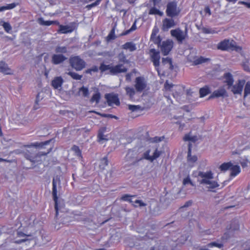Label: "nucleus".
<instances>
[{"mask_svg": "<svg viewBox=\"0 0 250 250\" xmlns=\"http://www.w3.org/2000/svg\"><path fill=\"white\" fill-rule=\"evenodd\" d=\"M213 173L211 171L207 172L199 171L198 176L202 178L200 184L207 185V188L209 191L219 187V184L215 181L212 180L213 178Z\"/></svg>", "mask_w": 250, "mask_h": 250, "instance_id": "f257e3e1", "label": "nucleus"}, {"mask_svg": "<svg viewBox=\"0 0 250 250\" xmlns=\"http://www.w3.org/2000/svg\"><path fill=\"white\" fill-rule=\"evenodd\" d=\"M52 196L53 200L55 202V209L56 211V218H58L59 214V206H58V192L61 188V180L58 176L53 178L52 182Z\"/></svg>", "mask_w": 250, "mask_h": 250, "instance_id": "f03ea898", "label": "nucleus"}, {"mask_svg": "<svg viewBox=\"0 0 250 250\" xmlns=\"http://www.w3.org/2000/svg\"><path fill=\"white\" fill-rule=\"evenodd\" d=\"M52 149V146H50L47 148L46 150L39 152L37 154H34L30 152L29 151H27L26 152H24V155L26 159L29 160L31 162L35 163L37 161V158L38 157H41V156L46 155L51 151Z\"/></svg>", "mask_w": 250, "mask_h": 250, "instance_id": "7ed1b4c3", "label": "nucleus"}, {"mask_svg": "<svg viewBox=\"0 0 250 250\" xmlns=\"http://www.w3.org/2000/svg\"><path fill=\"white\" fill-rule=\"evenodd\" d=\"M217 48L221 50H227L229 49L237 50L239 47L236 46V42L233 40L225 39L218 43Z\"/></svg>", "mask_w": 250, "mask_h": 250, "instance_id": "20e7f679", "label": "nucleus"}, {"mask_svg": "<svg viewBox=\"0 0 250 250\" xmlns=\"http://www.w3.org/2000/svg\"><path fill=\"white\" fill-rule=\"evenodd\" d=\"M166 12L168 17L173 18L177 16L179 14L180 10L177 7L176 2L171 1L167 3Z\"/></svg>", "mask_w": 250, "mask_h": 250, "instance_id": "39448f33", "label": "nucleus"}, {"mask_svg": "<svg viewBox=\"0 0 250 250\" xmlns=\"http://www.w3.org/2000/svg\"><path fill=\"white\" fill-rule=\"evenodd\" d=\"M71 66L77 71H80L85 67L86 63L79 56L71 58L69 59Z\"/></svg>", "mask_w": 250, "mask_h": 250, "instance_id": "423d86ee", "label": "nucleus"}, {"mask_svg": "<svg viewBox=\"0 0 250 250\" xmlns=\"http://www.w3.org/2000/svg\"><path fill=\"white\" fill-rule=\"evenodd\" d=\"M137 152L135 151L129 149L125 157V160L128 163L129 166L136 165L138 162L142 160L137 157Z\"/></svg>", "mask_w": 250, "mask_h": 250, "instance_id": "0eeeda50", "label": "nucleus"}, {"mask_svg": "<svg viewBox=\"0 0 250 250\" xmlns=\"http://www.w3.org/2000/svg\"><path fill=\"white\" fill-rule=\"evenodd\" d=\"M135 90L138 92H142L146 87L147 83L143 77H138L135 81Z\"/></svg>", "mask_w": 250, "mask_h": 250, "instance_id": "6e6552de", "label": "nucleus"}, {"mask_svg": "<svg viewBox=\"0 0 250 250\" xmlns=\"http://www.w3.org/2000/svg\"><path fill=\"white\" fill-rule=\"evenodd\" d=\"M245 82L244 80H239L235 84H232L229 89L234 95H241Z\"/></svg>", "mask_w": 250, "mask_h": 250, "instance_id": "1a4fd4ad", "label": "nucleus"}, {"mask_svg": "<svg viewBox=\"0 0 250 250\" xmlns=\"http://www.w3.org/2000/svg\"><path fill=\"white\" fill-rule=\"evenodd\" d=\"M152 53L151 56V61L152 62L153 65L155 66L159 75H160V70L159 66L160 65V56L159 52L156 51L155 49H151L150 50Z\"/></svg>", "mask_w": 250, "mask_h": 250, "instance_id": "9d476101", "label": "nucleus"}, {"mask_svg": "<svg viewBox=\"0 0 250 250\" xmlns=\"http://www.w3.org/2000/svg\"><path fill=\"white\" fill-rule=\"evenodd\" d=\"M170 33L172 36L176 38L177 41L181 43L185 39L186 35H187V29H186L185 33L179 28H178L174 30H171L170 31Z\"/></svg>", "mask_w": 250, "mask_h": 250, "instance_id": "9b49d317", "label": "nucleus"}, {"mask_svg": "<svg viewBox=\"0 0 250 250\" xmlns=\"http://www.w3.org/2000/svg\"><path fill=\"white\" fill-rule=\"evenodd\" d=\"M173 42L171 40H167L162 42L161 46V51L164 55H167L173 47Z\"/></svg>", "mask_w": 250, "mask_h": 250, "instance_id": "f8f14e48", "label": "nucleus"}, {"mask_svg": "<svg viewBox=\"0 0 250 250\" xmlns=\"http://www.w3.org/2000/svg\"><path fill=\"white\" fill-rule=\"evenodd\" d=\"M105 98L106 99L108 105L111 106L113 104L117 105L120 104V102L118 96L112 93L106 94Z\"/></svg>", "mask_w": 250, "mask_h": 250, "instance_id": "ddd939ff", "label": "nucleus"}, {"mask_svg": "<svg viewBox=\"0 0 250 250\" xmlns=\"http://www.w3.org/2000/svg\"><path fill=\"white\" fill-rule=\"evenodd\" d=\"M127 71V69L124 66L123 64L119 63L114 66H112L111 70V74L115 75L119 73L126 72Z\"/></svg>", "mask_w": 250, "mask_h": 250, "instance_id": "4468645a", "label": "nucleus"}, {"mask_svg": "<svg viewBox=\"0 0 250 250\" xmlns=\"http://www.w3.org/2000/svg\"><path fill=\"white\" fill-rule=\"evenodd\" d=\"M171 19L166 18L163 21L162 30L164 31H168V30L174 27L176 24L174 20Z\"/></svg>", "mask_w": 250, "mask_h": 250, "instance_id": "2eb2a0df", "label": "nucleus"}, {"mask_svg": "<svg viewBox=\"0 0 250 250\" xmlns=\"http://www.w3.org/2000/svg\"><path fill=\"white\" fill-rule=\"evenodd\" d=\"M224 83L227 85V88L229 89L234 83V79L232 75L229 72L225 73L223 76Z\"/></svg>", "mask_w": 250, "mask_h": 250, "instance_id": "dca6fc26", "label": "nucleus"}, {"mask_svg": "<svg viewBox=\"0 0 250 250\" xmlns=\"http://www.w3.org/2000/svg\"><path fill=\"white\" fill-rule=\"evenodd\" d=\"M226 89L223 87L215 90L210 96L209 98L228 97Z\"/></svg>", "mask_w": 250, "mask_h": 250, "instance_id": "f3484780", "label": "nucleus"}, {"mask_svg": "<svg viewBox=\"0 0 250 250\" xmlns=\"http://www.w3.org/2000/svg\"><path fill=\"white\" fill-rule=\"evenodd\" d=\"M0 72L5 75H10L12 74L11 69L8 66L7 63L4 62H0Z\"/></svg>", "mask_w": 250, "mask_h": 250, "instance_id": "a211bd4d", "label": "nucleus"}, {"mask_svg": "<svg viewBox=\"0 0 250 250\" xmlns=\"http://www.w3.org/2000/svg\"><path fill=\"white\" fill-rule=\"evenodd\" d=\"M77 27V23L75 22H70L63 25V34L71 33Z\"/></svg>", "mask_w": 250, "mask_h": 250, "instance_id": "6ab92c4d", "label": "nucleus"}, {"mask_svg": "<svg viewBox=\"0 0 250 250\" xmlns=\"http://www.w3.org/2000/svg\"><path fill=\"white\" fill-rule=\"evenodd\" d=\"M17 237H25V238L23 239H21V240L15 241V243L16 244H20L22 242H25L26 241L31 240V239L27 238L28 237H29L31 236L30 235H27V234L24 233V232H23L21 231H20V230H18L17 233Z\"/></svg>", "mask_w": 250, "mask_h": 250, "instance_id": "aec40b11", "label": "nucleus"}, {"mask_svg": "<svg viewBox=\"0 0 250 250\" xmlns=\"http://www.w3.org/2000/svg\"><path fill=\"white\" fill-rule=\"evenodd\" d=\"M62 83V78L61 76L57 77L52 80L51 83L52 86L55 89H58L60 87Z\"/></svg>", "mask_w": 250, "mask_h": 250, "instance_id": "412c9836", "label": "nucleus"}, {"mask_svg": "<svg viewBox=\"0 0 250 250\" xmlns=\"http://www.w3.org/2000/svg\"><path fill=\"white\" fill-rule=\"evenodd\" d=\"M162 65L165 66L168 69L172 70L173 69V66L172 65V60L169 58H162Z\"/></svg>", "mask_w": 250, "mask_h": 250, "instance_id": "4be33fe9", "label": "nucleus"}, {"mask_svg": "<svg viewBox=\"0 0 250 250\" xmlns=\"http://www.w3.org/2000/svg\"><path fill=\"white\" fill-rule=\"evenodd\" d=\"M183 140L185 141H190L192 143H195L197 141H198V139L197 136L192 135L191 132H190L184 136Z\"/></svg>", "mask_w": 250, "mask_h": 250, "instance_id": "5701e85b", "label": "nucleus"}, {"mask_svg": "<svg viewBox=\"0 0 250 250\" xmlns=\"http://www.w3.org/2000/svg\"><path fill=\"white\" fill-rule=\"evenodd\" d=\"M123 49H128L130 51H134L136 49V45L133 42H127L122 46Z\"/></svg>", "mask_w": 250, "mask_h": 250, "instance_id": "b1692460", "label": "nucleus"}, {"mask_svg": "<svg viewBox=\"0 0 250 250\" xmlns=\"http://www.w3.org/2000/svg\"><path fill=\"white\" fill-rule=\"evenodd\" d=\"M150 40L159 46L161 43V39L159 36H156V32L153 30L151 35Z\"/></svg>", "mask_w": 250, "mask_h": 250, "instance_id": "393cba45", "label": "nucleus"}, {"mask_svg": "<svg viewBox=\"0 0 250 250\" xmlns=\"http://www.w3.org/2000/svg\"><path fill=\"white\" fill-rule=\"evenodd\" d=\"M230 170L231 171L230 176L231 177H234L240 172V168L238 165L234 166L232 164Z\"/></svg>", "mask_w": 250, "mask_h": 250, "instance_id": "a878e982", "label": "nucleus"}, {"mask_svg": "<svg viewBox=\"0 0 250 250\" xmlns=\"http://www.w3.org/2000/svg\"><path fill=\"white\" fill-rule=\"evenodd\" d=\"M52 62L54 64H58L62 62V54L53 55L52 58Z\"/></svg>", "mask_w": 250, "mask_h": 250, "instance_id": "bb28decb", "label": "nucleus"}, {"mask_svg": "<svg viewBox=\"0 0 250 250\" xmlns=\"http://www.w3.org/2000/svg\"><path fill=\"white\" fill-rule=\"evenodd\" d=\"M125 90L126 95L129 97L130 99H132L135 94V90L133 88L129 86L125 87Z\"/></svg>", "mask_w": 250, "mask_h": 250, "instance_id": "cd10ccee", "label": "nucleus"}, {"mask_svg": "<svg viewBox=\"0 0 250 250\" xmlns=\"http://www.w3.org/2000/svg\"><path fill=\"white\" fill-rule=\"evenodd\" d=\"M51 141V140H49L45 141L44 142H41V143L36 142L33 144V146H34L36 147H39L40 148H45V146H48L50 144Z\"/></svg>", "mask_w": 250, "mask_h": 250, "instance_id": "c85d7f7f", "label": "nucleus"}, {"mask_svg": "<svg viewBox=\"0 0 250 250\" xmlns=\"http://www.w3.org/2000/svg\"><path fill=\"white\" fill-rule=\"evenodd\" d=\"M157 237V234L152 233L150 232H147L146 234L142 237L140 240H147L148 239H153Z\"/></svg>", "mask_w": 250, "mask_h": 250, "instance_id": "c756f323", "label": "nucleus"}, {"mask_svg": "<svg viewBox=\"0 0 250 250\" xmlns=\"http://www.w3.org/2000/svg\"><path fill=\"white\" fill-rule=\"evenodd\" d=\"M209 61H210V59L209 58H205L201 56L199 58L195 59L193 63L195 65H198L199 64L206 62Z\"/></svg>", "mask_w": 250, "mask_h": 250, "instance_id": "7c9ffc66", "label": "nucleus"}, {"mask_svg": "<svg viewBox=\"0 0 250 250\" xmlns=\"http://www.w3.org/2000/svg\"><path fill=\"white\" fill-rule=\"evenodd\" d=\"M119 62L128 63L129 61L126 59V56L123 52H121L118 55Z\"/></svg>", "mask_w": 250, "mask_h": 250, "instance_id": "2f4dec72", "label": "nucleus"}, {"mask_svg": "<svg viewBox=\"0 0 250 250\" xmlns=\"http://www.w3.org/2000/svg\"><path fill=\"white\" fill-rule=\"evenodd\" d=\"M210 92L209 88L208 86H205L200 88L199 93L201 97H203Z\"/></svg>", "mask_w": 250, "mask_h": 250, "instance_id": "473e14b6", "label": "nucleus"}, {"mask_svg": "<svg viewBox=\"0 0 250 250\" xmlns=\"http://www.w3.org/2000/svg\"><path fill=\"white\" fill-rule=\"evenodd\" d=\"M117 37L115 35V27H113L110 31L109 34L106 38V40L109 42L112 40H115Z\"/></svg>", "mask_w": 250, "mask_h": 250, "instance_id": "72a5a7b5", "label": "nucleus"}, {"mask_svg": "<svg viewBox=\"0 0 250 250\" xmlns=\"http://www.w3.org/2000/svg\"><path fill=\"white\" fill-rule=\"evenodd\" d=\"M232 164L231 162L224 163L220 166L219 168L223 171H225L228 169L230 170Z\"/></svg>", "mask_w": 250, "mask_h": 250, "instance_id": "f704fd0d", "label": "nucleus"}, {"mask_svg": "<svg viewBox=\"0 0 250 250\" xmlns=\"http://www.w3.org/2000/svg\"><path fill=\"white\" fill-rule=\"evenodd\" d=\"M250 95V82H248L246 83L244 87V99Z\"/></svg>", "mask_w": 250, "mask_h": 250, "instance_id": "c9c22d12", "label": "nucleus"}, {"mask_svg": "<svg viewBox=\"0 0 250 250\" xmlns=\"http://www.w3.org/2000/svg\"><path fill=\"white\" fill-rule=\"evenodd\" d=\"M17 4L16 3L13 2L12 3L8 4L6 6H1V7H0V11H3L6 10L12 9L14 8L17 6Z\"/></svg>", "mask_w": 250, "mask_h": 250, "instance_id": "e433bc0d", "label": "nucleus"}, {"mask_svg": "<svg viewBox=\"0 0 250 250\" xmlns=\"http://www.w3.org/2000/svg\"><path fill=\"white\" fill-rule=\"evenodd\" d=\"M112 66H111L110 65H106L104 64V63H102L101 64V65L99 67V69L101 70L102 72H103L106 70H109V73L111 74V70L112 69Z\"/></svg>", "mask_w": 250, "mask_h": 250, "instance_id": "4c0bfd02", "label": "nucleus"}, {"mask_svg": "<svg viewBox=\"0 0 250 250\" xmlns=\"http://www.w3.org/2000/svg\"><path fill=\"white\" fill-rule=\"evenodd\" d=\"M108 161L106 157H104L101 160L99 167L101 169H104L105 167L107 166Z\"/></svg>", "mask_w": 250, "mask_h": 250, "instance_id": "58836bf2", "label": "nucleus"}, {"mask_svg": "<svg viewBox=\"0 0 250 250\" xmlns=\"http://www.w3.org/2000/svg\"><path fill=\"white\" fill-rule=\"evenodd\" d=\"M38 22L42 25L49 26L53 23V21H44L42 18H40L38 19Z\"/></svg>", "mask_w": 250, "mask_h": 250, "instance_id": "ea45409f", "label": "nucleus"}, {"mask_svg": "<svg viewBox=\"0 0 250 250\" xmlns=\"http://www.w3.org/2000/svg\"><path fill=\"white\" fill-rule=\"evenodd\" d=\"M150 15H158L160 16L163 15V13L155 7L151 8L148 13Z\"/></svg>", "mask_w": 250, "mask_h": 250, "instance_id": "a19ab883", "label": "nucleus"}, {"mask_svg": "<svg viewBox=\"0 0 250 250\" xmlns=\"http://www.w3.org/2000/svg\"><path fill=\"white\" fill-rule=\"evenodd\" d=\"M128 109L131 110L132 112H135L138 110H143V108L140 105H131L129 104L128 105Z\"/></svg>", "mask_w": 250, "mask_h": 250, "instance_id": "79ce46f5", "label": "nucleus"}, {"mask_svg": "<svg viewBox=\"0 0 250 250\" xmlns=\"http://www.w3.org/2000/svg\"><path fill=\"white\" fill-rule=\"evenodd\" d=\"M101 98V94L99 92L94 94L90 99V102L93 103L96 102L97 104L99 103L100 99Z\"/></svg>", "mask_w": 250, "mask_h": 250, "instance_id": "37998d69", "label": "nucleus"}, {"mask_svg": "<svg viewBox=\"0 0 250 250\" xmlns=\"http://www.w3.org/2000/svg\"><path fill=\"white\" fill-rule=\"evenodd\" d=\"M174 86V84L169 83L168 81L167 80L164 84V88L167 91H171V88Z\"/></svg>", "mask_w": 250, "mask_h": 250, "instance_id": "c03bdc74", "label": "nucleus"}, {"mask_svg": "<svg viewBox=\"0 0 250 250\" xmlns=\"http://www.w3.org/2000/svg\"><path fill=\"white\" fill-rule=\"evenodd\" d=\"M71 149L75 152V155L78 157H81L82 154H81V151L80 150L79 147L77 146H73Z\"/></svg>", "mask_w": 250, "mask_h": 250, "instance_id": "a18cd8bd", "label": "nucleus"}, {"mask_svg": "<svg viewBox=\"0 0 250 250\" xmlns=\"http://www.w3.org/2000/svg\"><path fill=\"white\" fill-rule=\"evenodd\" d=\"M3 27L4 29V30L7 33H10L12 30V26L10 24L7 22H4L2 24Z\"/></svg>", "mask_w": 250, "mask_h": 250, "instance_id": "49530a36", "label": "nucleus"}, {"mask_svg": "<svg viewBox=\"0 0 250 250\" xmlns=\"http://www.w3.org/2000/svg\"><path fill=\"white\" fill-rule=\"evenodd\" d=\"M68 75L71 76V77L73 79H74L75 80H81V78H82V75H79L78 74H77V73H75V72H69L68 73Z\"/></svg>", "mask_w": 250, "mask_h": 250, "instance_id": "de8ad7c7", "label": "nucleus"}, {"mask_svg": "<svg viewBox=\"0 0 250 250\" xmlns=\"http://www.w3.org/2000/svg\"><path fill=\"white\" fill-rule=\"evenodd\" d=\"M200 29L205 34H213L215 33V31L211 28L202 27Z\"/></svg>", "mask_w": 250, "mask_h": 250, "instance_id": "09e8293b", "label": "nucleus"}, {"mask_svg": "<svg viewBox=\"0 0 250 250\" xmlns=\"http://www.w3.org/2000/svg\"><path fill=\"white\" fill-rule=\"evenodd\" d=\"M80 91L82 93V95L84 97H87L89 95V91L87 88L83 86L80 89Z\"/></svg>", "mask_w": 250, "mask_h": 250, "instance_id": "8fccbe9b", "label": "nucleus"}, {"mask_svg": "<svg viewBox=\"0 0 250 250\" xmlns=\"http://www.w3.org/2000/svg\"><path fill=\"white\" fill-rule=\"evenodd\" d=\"M161 154V152L158 151L157 149H156L153 154V155L151 156V162H153L154 160L158 158L160 156Z\"/></svg>", "mask_w": 250, "mask_h": 250, "instance_id": "3c124183", "label": "nucleus"}, {"mask_svg": "<svg viewBox=\"0 0 250 250\" xmlns=\"http://www.w3.org/2000/svg\"><path fill=\"white\" fill-rule=\"evenodd\" d=\"M188 160L192 163H194L197 160V157L195 155L192 156L191 153L189 155L188 153Z\"/></svg>", "mask_w": 250, "mask_h": 250, "instance_id": "603ef678", "label": "nucleus"}, {"mask_svg": "<svg viewBox=\"0 0 250 250\" xmlns=\"http://www.w3.org/2000/svg\"><path fill=\"white\" fill-rule=\"evenodd\" d=\"M149 152H150L149 150L146 151V152H145L144 153L143 157H141V158H142V159H145L149 160L151 162V156H149Z\"/></svg>", "mask_w": 250, "mask_h": 250, "instance_id": "864d4df0", "label": "nucleus"}, {"mask_svg": "<svg viewBox=\"0 0 250 250\" xmlns=\"http://www.w3.org/2000/svg\"><path fill=\"white\" fill-rule=\"evenodd\" d=\"M183 184L184 185H186L188 184H190L192 186H194L193 183L190 180V179L189 176H188L187 177H186V178H185L184 179L183 182Z\"/></svg>", "mask_w": 250, "mask_h": 250, "instance_id": "5fc2aeb1", "label": "nucleus"}, {"mask_svg": "<svg viewBox=\"0 0 250 250\" xmlns=\"http://www.w3.org/2000/svg\"><path fill=\"white\" fill-rule=\"evenodd\" d=\"M208 246L210 247L215 246V247H217L219 248H221L222 247H223V245L221 243H217L216 242H211V243H210L209 244H208Z\"/></svg>", "mask_w": 250, "mask_h": 250, "instance_id": "6e6d98bb", "label": "nucleus"}, {"mask_svg": "<svg viewBox=\"0 0 250 250\" xmlns=\"http://www.w3.org/2000/svg\"><path fill=\"white\" fill-rule=\"evenodd\" d=\"M242 66L243 67L245 71H250L249 66V61L248 60H246L245 62H244Z\"/></svg>", "mask_w": 250, "mask_h": 250, "instance_id": "4d7b16f0", "label": "nucleus"}, {"mask_svg": "<svg viewBox=\"0 0 250 250\" xmlns=\"http://www.w3.org/2000/svg\"><path fill=\"white\" fill-rule=\"evenodd\" d=\"M101 0H97L95 2L90 4H89L88 5L86 6V7L89 9L93 7H95L97 5H98L100 2Z\"/></svg>", "mask_w": 250, "mask_h": 250, "instance_id": "13d9d810", "label": "nucleus"}, {"mask_svg": "<svg viewBox=\"0 0 250 250\" xmlns=\"http://www.w3.org/2000/svg\"><path fill=\"white\" fill-rule=\"evenodd\" d=\"M164 139V137H155L152 139V142L158 143L162 141Z\"/></svg>", "mask_w": 250, "mask_h": 250, "instance_id": "bf43d9fd", "label": "nucleus"}, {"mask_svg": "<svg viewBox=\"0 0 250 250\" xmlns=\"http://www.w3.org/2000/svg\"><path fill=\"white\" fill-rule=\"evenodd\" d=\"M134 203L139 204L140 207H144L146 206V204L144 203L142 201L139 200H136L134 201Z\"/></svg>", "mask_w": 250, "mask_h": 250, "instance_id": "052dcab7", "label": "nucleus"}, {"mask_svg": "<svg viewBox=\"0 0 250 250\" xmlns=\"http://www.w3.org/2000/svg\"><path fill=\"white\" fill-rule=\"evenodd\" d=\"M39 95H38L37 96V98H36V102H35V105H34V107H33L34 110H37L38 108H39Z\"/></svg>", "mask_w": 250, "mask_h": 250, "instance_id": "680f3d73", "label": "nucleus"}, {"mask_svg": "<svg viewBox=\"0 0 250 250\" xmlns=\"http://www.w3.org/2000/svg\"><path fill=\"white\" fill-rule=\"evenodd\" d=\"M135 196H130L127 194L124 195L121 198L123 200L128 201L130 197H134Z\"/></svg>", "mask_w": 250, "mask_h": 250, "instance_id": "e2e57ef3", "label": "nucleus"}, {"mask_svg": "<svg viewBox=\"0 0 250 250\" xmlns=\"http://www.w3.org/2000/svg\"><path fill=\"white\" fill-rule=\"evenodd\" d=\"M132 73H128L125 75V79L126 81L127 82H131V76H132Z\"/></svg>", "mask_w": 250, "mask_h": 250, "instance_id": "0e129e2a", "label": "nucleus"}, {"mask_svg": "<svg viewBox=\"0 0 250 250\" xmlns=\"http://www.w3.org/2000/svg\"><path fill=\"white\" fill-rule=\"evenodd\" d=\"M98 137L100 141L105 140L104 138V135L103 132H99L98 135Z\"/></svg>", "mask_w": 250, "mask_h": 250, "instance_id": "69168bd1", "label": "nucleus"}, {"mask_svg": "<svg viewBox=\"0 0 250 250\" xmlns=\"http://www.w3.org/2000/svg\"><path fill=\"white\" fill-rule=\"evenodd\" d=\"M204 11L206 13H208L209 15H210L211 14L210 8L209 7V6H208L205 7Z\"/></svg>", "mask_w": 250, "mask_h": 250, "instance_id": "338daca9", "label": "nucleus"}, {"mask_svg": "<svg viewBox=\"0 0 250 250\" xmlns=\"http://www.w3.org/2000/svg\"><path fill=\"white\" fill-rule=\"evenodd\" d=\"M191 204H192V201H188L185 203V205L182 207V208L188 207L191 206Z\"/></svg>", "mask_w": 250, "mask_h": 250, "instance_id": "774afa93", "label": "nucleus"}]
</instances>
